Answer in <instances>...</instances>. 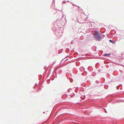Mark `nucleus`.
I'll use <instances>...</instances> for the list:
<instances>
[{
	"label": "nucleus",
	"instance_id": "f257e3e1",
	"mask_svg": "<svg viewBox=\"0 0 124 124\" xmlns=\"http://www.w3.org/2000/svg\"><path fill=\"white\" fill-rule=\"evenodd\" d=\"M102 34L100 33L99 31H95L93 34V36L95 39L97 41H101L102 38Z\"/></svg>",
	"mask_w": 124,
	"mask_h": 124
},
{
	"label": "nucleus",
	"instance_id": "f03ea898",
	"mask_svg": "<svg viewBox=\"0 0 124 124\" xmlns=\"http://www.w3.org/2000/svg\"><path fill=\"white\" fill-rule=\"evenodd\" d=\"M111 54L110 53H109V54H104V56H108L109 55Z\"/></svg>",
	"mask_w": 124,
	"mask_h": 124
},
{
	"label": "nucleus",
	"instance_id": "7ed1b4c3",
	"mask_svg": "<svg viewBox=\"0 0 124 124\" xmlns=\"http://www.w3.org/2000/svg\"><path fill=\"white\" fill-rule=\"evenodd\" d=\"M109 41L111 43H112L113 44H115V42L114 41H113L111 40H109Z\"/></svg>",
	"mask_w": 124,
	"mask_h": 124
},
{
	"label": "nucleus",
	"instance_id": "20e7f679",
	"mask_svg": "<svg viewBox=\"0 0 124 124\" xmlns=\"http://www.w3.org/2000/svg\"><path fill=\"white\" fill-rule=\"evenodd\" d=\"M59 66L56 67L55 68V69L54 70L55 71H56V70H57L58 69H59Z\"/></svg>",
	"mask_w": 124,
	"mask_h": 124
},
{
	"label": "nucleus",
	"instance_id": "39448f33",
	"mask_svg": "<svg viewBox=\"0 0 124 124\" xmlns=\"http://www.w3.org/2000/svg\"><path fill=\"white\" fill-rule=\"evenodd\" d=\"M75 95V94H74V93H73L72 94H71L70 95L71 97H73Z\"/></svg>",
	"mask_w": 124,
	"mask_h": 124
},
{
	"label": "nucleus",
	"instance_id": "423d86ee",
	"mask_svg": "<svg viewBox=\"0 0 124 124\" xmlns=\"http://www.w3.org/2000/svg\"><path fill=\"white\" fill-rule=\"evenodd\" d=\"M64 59H63L61 61V62H64L65 61Z\"/></svg>",
	"mask_w": 124,
	"mask_h": 124
},
{
	"label": "nucleus",
	"instance_id": "0eeeda50",
	"mask_svg": "<svg viewBox=\"0 0 124 124\" xmlns=\"http://www.w3.org/2000/svg\"><path fill=\"white\" fill-rule=\"evenodd\" d=\"M116 89H118L119 88V86H117L116 87Z\"/></svg>",
	"mask_w": 124,
	"mask_h": 124
},
{
	"label": "nucleus",
	"instance_id": "6e6552de",
	"mask_svg": "<svg viewBox=\"0 0 124 124\" xmlns=\"http://www.w3.org/2000/svg\"><path fill=\"white\" fill-rule=\"evenodd\" d=\"M70 82H72V81H73V80H72V79H71V80L70 79Z\"/></svg>",
	"mask_w": 124,
	"mask_h": 124
},
{
	"label": "nucleus",
	"instance_id": "1a4fd4ad",
	"mask_svg": "<svg viewBox=\"0 0 124 124\" xmlns=\"http://www.w3.org/2000/svg\"><path fill=\"white\" fill-rule=\"evenodd\" d=\"M99 82V81H96V83H97L98 82H98Z\"/></svg>",
	"mask_w": 124,
	"mask_h": 124
},
{
	"label": "nucleus",
	"instance_id": "9d476101",
	"mask_svg": "<svg viewBox=\"0 0 124 124\" xmlns=\"http://www.w3.org/2000/svg\"><path fill=\"white\" fill-rule=\"evenodd\" d=\"M62 70H60L59 71V72H62Z\"/></svg>",
	"mask_w": 124,
	"mask_h": 124
},
{
	"label": "nucleus",
	"instance_id": "9b49d317",
	"mask_svg": "<svg viewBox=\"0 0 124 124\" xmlns=\"http://www.w3.org/2000/svg\"><path fill=\"white\" fill-rule=\"evenodd\" d=\"M65 2H66V1H63V3H65Z\"/></svg>",
	"mask_w": 124,
	"mask_h": 124
},
{
	"label": "nucleus",
	"instance_id": "f8f14e48",
	"mask_svg": "<svg viewBox=\"0 0 124 124\" xmlns=\"http://www.w3.org/2000/svg\"><path fill=\"white\" fill-rule=\"evenodd\" d=\"M81 68H83V69H84V68L83 67H81Z\"/></svg>",
	"mask_w": 124,
	"mask_h": 124
},
{
	"label": "nucleus",
	"instance_id": "ddd939ff",
	"mask_svg": "<svg viewBox=\"0 0 124 124\" xmlns=\"http://www.w3.org/2000/svg\"><path fill=\"white\" fill-rule=\"evenodd\" d=\"M105 112L106 113H107V111H106V110H105Z\"/></svg>",
	"mask_w": 124,
	"mask_h": 124
},
{
	"label": "nucleus",
	"instance_id": "4468645a",
	"mask_svg": "<svg viewBox=\"0 0 124 124\" xmlns=\"http://www.w3.org/2000/svg\"><path fill=\"white\" fill-rule=\"evenodd\" d=\"M62 35V34H60V36H61V35Z\"/></svg>",
	"mask_w": 124,
	"mask_h": 124
},
{
	"label": "nucleus",
	"instance_id": "2eb2a0df",
	"mask_svg": "<svg viewBox=\"0 0 124 124\" xmlns=\"http://www.w3.org/2000/svg\"><path fill=\"white\" fill-rule=\"evenodd\" d=\"M33 88H35V86H34V87H33Z\"/></svg>",
	"mask_w": 124,
	"mask_h": 124
},
{
	"label": "nucleus",
	"instance_id": "dca6fc26",
	"mask_svg": "<svg viewBox=\"0 0 124 124\" xmlns=\"http://www.w3.org/2000/svg\"><path fill=\"white\" fill-rule=\"evenodd\" d=\"M37 85V83H36L35 84V85Z\"/></svg>",
	"mask_w": 124,
	"mask_h": 124
},
{
	"label": "nucleus",
	"instance_id": "f3484780",
	"mask_svg": "<svg viewBox=\"0 0 124 124\" xmlns=\"http://www.w3.org/2000/svg\"><path fill=\"white\" fill-rule=\"evenodd\" d=\"M69 90H68V92H69Z\"/></svg>",
	"mask_w": 124,
	"mask_h": 124
},
{
	"label": "nucleus",
	"instance_id": "a211bd4d",
	"mask_svg": "<svg viewBox=\"0 0 124 124\" xmlns=\"http://www.w3.org/2000/svg\"><path fill=\"white\" fill-rule=\"evenodd\" d=\"M45 113V112H43V113Z\"/></svg>",
	"mask_w": 124,
	"mask_h": 124
}]
</instances>
